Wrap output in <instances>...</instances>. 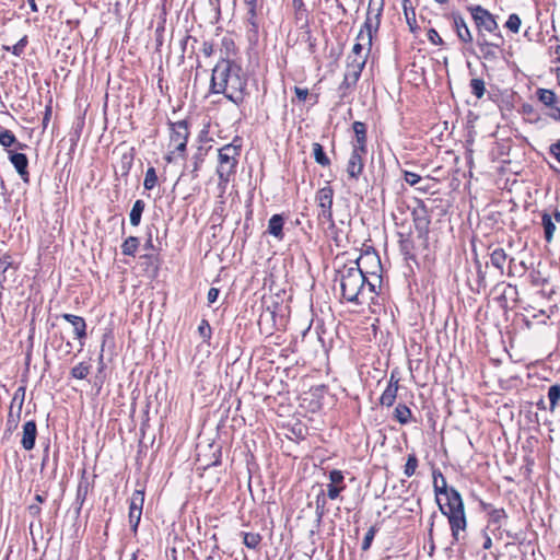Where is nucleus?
Returning a JSON list of instances; mask_svg holds the SVG:
<instances>
[{
	"instance_id": "1",
	"label": "nucleus",
	"mask_w": 560,
	"mask_h": 560,
	"mask_svg": "<svg viewBox=\"0 0 560 560\" xmlns=\"http://www.w3.org/2000/svg\"><path fill=\"white\" fill-rule=\"evenodd\" d=\"M247 74L243 68L228 58H222L212 69L210 91L238 105L244 101Z\"/></svg>"
},
{
	"instance_id": "2",
	"label": "nucleus",
	"mask_w": 560,
	"mask_h": 560,
	"mask_svg": "<svg viewBox=\"0 0 560 560\" xmlns=\"http://www.w3.org/2000/svg\"><path fill=\"white\" fill-rule=\"evenodd\" d=\"M342 298L355 305L373 302L376 294V284L361 270L359 261L343 266L337 271Z\"/></svg>"
},
{
	"instance_id": "3",
	"label": "nucleus",
	"mask_w": 560,
	"mask_h": 560,
	"mask_svg": "<svg viewBox=\"0 0 560 560\" xmlns=\"http://www.w3.org/2000/svg\"><path fill=\"white\" fill-rule=\"evenodd\" d=\"M435 498L439 509L448 520L454 540L459 539V532L466 528V516L463 499L454 488H448L446 479L442 478V486L435 482Z\"/></svg>"
},
{
	"instance_id": "4",
	"label": "nucleus",
	"mask_w": 560,
	"mask_h": 560,
	"mask_svg": "<svg viewBox=\"0 0 560 560\" xmlns=\"http://www.w3.org/2000/svg\"><path fill=\"white\" fill-rule=\"evenodd\" d=\"M383 7L384 0H370L365 22L357 36V43L352 47L351 55L348 57L349 61L353 58H361L364 59V65L366 63L372 47L373 33L377 32L381 23Z\"/></svg>"
},
{
	"instance_id": "5",
	"label": "nucleus",
	"mask_w": 560,
	"mask_h": 560,
	"mask_svg": "<svg viewBox=\"0 0 560 560\" xmlns=\"http://www.w3.org/2000/svg\"><path fill=\"white\" fill-rule=\"evenodd\" d=\"M240 154L241 144H236L235 140L219 149L217 174L221 191L226 189L231 177L235 174Z\"/></svg>"
},
{
	"instance_id": "6",
	"label": "nucleus",
	"mask_w": 560,
	"mask_h": 560,
	"mask_svg": "<svg viewBox=\"0 0 560 560\" xmlns=\"http://www.w3.org/2000/svg\"><path fill=\"white\" fill-rule=\"evenodd\" d=\"M468 10L478 28L479 36L483 35L482 32L495 33L499 30L494 15L481 5H472Z\"/></svg>"
},
{
	"instance_id": "7",
	"label": "nucleus",
	"mask_w": 560,
	"mask_h": 560,
	"mask_svg": "<svg viewBox=\"0 0 560 560\" xmlns=\"http://www.w3.org/2000/svg\"><path fill=\"white\" fill-rule=\"evenodd\" d=\"M332 199H334V189L326 185L317 190L315 200L317 207L319 208L318 219L325 220L326 222L334 225L332 220Z\"/></svg>"
},
{
	"instance_id": "8",
	"label": "nucleus",
	"mask_w": 560,
	"mask_h": 560,
	"mask_svg": "<svg viewBox=\"0 0 560 560\" xmlns=\"http://www.w3.org/2000/svg\"><path fill=\"white\" fill-rule=\"evenodd\" d=\"M188 136L189 130L187 121L179 120L171 124V145L174 147L171 154L175 152L183 154L186 151Z\"/></svg>"
},
{
	"instance_id": "9",
	"label": "nucleus",
	"mask_w": 560,
	"mask_h": 560,
	"mask_svg": "<svg viewBox=\"0 0 560 560\" xmlns=\"http://www.w3.org/2000/svg\"><path fill=\"white\" fill-rule=\"evenodd\" d=\"M538 101L548 109L546 115L556 121H560V107L557 105L558 97L552 90L538 89L536 91Z\"/></svg>"
},
{
	"instance_id": "10",
	"label": "nucleus",
	"mask_w": 560,
	"mask_h": 560,
	"mask_svg": "<svg viewBox=\"0 0 560 560\" xmlns=\"http://www.w3.org/2000/svg\"><path fill=\"white\" fill-rule=\"evenodd\" d=\"M477 45L479 47L480 57L489 63H495L499 61L502 55V48L500 44L491 43L485 38L483 35L478 36Z\"/></svg>"
},
{
	"instance_id": "11",
	"label": "nucleus",
	"mask_w": 560,
	"mask_h": 560,
	"mask_svg": "<svg viewBox=\"0 0 560 560\" xmlns=\"http://www.w3.org/2000/svg\"><path fill=\"white\" fill-rule=\"evenodd\" d=\"M328 477L330 482L327 485V497L330 500H336L346 489L345 476L341 470L334 469L329 472Z\"/></svg>"
},
{
	"instance_id": "12",
	"label": "nucleus",
	"mask_w": 560,
	"mask_h": 560,
	"mask_svg": "<svg viewBox=\"0 0 560 560\" xmlns=\"http://www.w3.org/2000/svg\"><path fill=\"white\" fill-rule=\"evenodd\" d=\"M365 154L366 152H360L352 149V152L347 163V174L349 178L357 180L359 176L362 174L364 167L363 156Z\"/></svg>"
},
{
	"instance_id": "13",
	"label": "nucleus",
	"mask_w": 560,
	"mask_h": 560,
	"mask_svg": "<svg viewBox=\"0 0 560 560\" xmlns=\"http://www.w3.org/2000/svg\"><path fill=\"white\" fill-rule=\"evenodd\" d=\"M9 160L13 164L20 177L27 183L28 182V159L24 153H18L13 151H9Z\"/></svg>"
},
{
	"instance_id": "14",
	"label": "nucleus",
	"mask_w": 560,
	"mask_h": 560,
	"mask_svg": "<svg viewBox=\"0 0 560 560\" xmlns=\"http://www.w3.org/2000/svg\"><path fill=\"white\" fill-rule=\"evenodd\" d=\"M37 435V427L34 420H30L23 424L21 445L25 451H31L35 446Z\"/></svg>"
},
{
	"instance_id": "15",
	"label": "nucleus",
	"mask_w": 560,
	"mask_h": 560,
	"mask_svg": "<svg viewBox=\"0 0 560 560\" xmlns=\"http://www.w3.org/2000/svg\"><path fill=\"white\" fill-rule=\"evenodd\" d=\"M454 28L456 31L457 37L460 42L465 44H470L472 42V35L468 25L466 24L464 18L458 13L452 14Z\"/></svg>"
},
{
	"instance_id": "16",
	"label": "nucleus",
	"mask_w": 560,
	"mask_h": 560,
	"mask_svg": "<svg viewBox=\"0 0 560 560\" xmlns=\"http://www.w3.org/2000/svg\"><path fill=\"white\" fill-rule=\"evenodd\" d=\"M364 68V59L353 58L347 63V71L345 73V81H350V84H355Z\"/></svg>"
},
{
	"instance_id": "17",
	"label": "nucleus",
	"mask_w": 560,
	"mask_h": 560,
	"mask_svg": "<svg viewBox=\"0 0 560 560\" xmlns=\"http://www.w3.org/2000/svg\"><path fill=\"white\" fill-rule=\"evenodd\" d=\"M355 140L352 143V149L360 151V152H366V126L362 121H354L352 125Z\"/></svg>"
},
{
	"instance_id": "18",
	"label": "nucleus",
	"mask_w": 560,
	"mask_h": 560,
	"mask_svg": "<svg viewBox=\"0 0 560 560\" xmlns=\"http://www.w3.org/2000/svg\"><path fill=\"white\" fill-rule=\"evenodd\" d=\"M61 317L70 323L73 327V332L77 339L82 340L86 337V323L83 317L73 314L65 313Z\"/></svg>"
},
{
	"instance_id": "19",
	"label": "nucleus",
	"mask_w": 560,
	"mask_h": 560,
	"mask_svg": "<svg viewBox=\"0 0 560 560\" xmlns=\"http://www.w3.org/2000/svg\"><path fill=\"white\" fill-rule=\"evenodd\" d=\"M398 382L399 380L395 378L394 374H392L389 383L380 398L382 406L390 407L394 405L397 397Z\"/></svg>"
},
{
	"instance_id": "20",
	"label": "nucleus",
	"mask_w": 560,
	"mask_h": 560,
	"mask_svg": "<svg viewBox=\"0 0 560 560\" xmlns=\"http://www.w3.org/2000/svg\"><path fill=\"white\" fill-rule=\"evenodd\" d=\"M283 224L284 219L281 214H273L268 221V233L277 240H283Z\"/></svg>"
},
{
	"instance_id": "21",
	"label": "nucleus",
	"mask_w": 560,
	"mask_h": 560,
	"mask_svg": "<svg viewBox=\"0 0 560 560\" xmlns=\"http://www.w3.org/2000/svg\"><path fill=\"white\" fill-rule=\"evenodd\" d=\"M508 260V254L501 247L494 248L490 254V261L493 267H495L501 275H503L504 265Z\"/></svg>"
},
{
	"instance_id": "22",
	"label": "nucleus",
	"mask_w": 560,
	"mask_h": 560,
	"mask_svg": "<svg viewBox=\"0 0 560 560\" xmlns=\"http://www.w3.org/2000/svg\"><path fill=\"white\" fill-rule=\"evenodd\" d=\"M541 224L544 226L545 240L550 243L553 238V234L556 231V223L552 220L551 214L542 213L541 215Z\"/></svg>"
},
{
	"instance_id": "23",
	"label": "nucleus",
	"mask_w": 560,
	"mask_h": 560,
	"mask_svg": "<svg viewBox=\"0 0 560 560\" xmlns=\"http://www.w3.org/2000/svg\"><path fill=\"white\" fill-rule=\"evenodd\" d=\"M144 207H145V203L143 200L138 199L135 201V203L131 208L130 214H129L131 225L138 226L140 224L141 215L144 210Z\"/></svg>"
},
{
	"instance_id": "24",
	"label": "nucleus",
	"mask_w": 560,
	"mask_h": 560,
	"mask_svg": "<svg viewBox=\"0 0 560 560\" xmlns=\"http://www.w3.org/2000/svg\"><path fill=\"white\" fill-rule=\"evenodd\" d=\"M15 143L18 144L19 149H22L23 147H25L24 144L18 142L14 133L11 130L4 129V130L0 131V144L2 147L9 148Z\"/></svg>"
},
{
	"instance_id": "25",
	"label": "nucleus",
	"mask_w": 560,
	"mask_h": 560,
	"mask_svg": "<svg viewBox=\"0 0 560 560\" xmlns=\"http://www.w3.org/2000/svg\"><path fill=\"white\" fill-rule=\"evenodd\" d=\"M411 416H412L411 410L406 405L399 404L395 408V419L400 424H407L410 421Z\"/></svg>"
},
{
	"instance_id": "26",
	"label": "nucleus",
	"mask_w": 560,
	"mask_h": 560,
	"mask_svg": "<svg viewBox=\"0 0 560 560\" xmlns=\"http://www.w3.org/2000/svg\"><path fill=\"white\" fill-rule=\"evenodd\" d=\"M312 147H313V156H314L316 163H318L322 166H328L330 164V160L326 155L323 145L315 142V143H313Z\"/></svg>"
},
{
	"instance_id": "27",
	"label": "nucleus",
	"mask_w": 560,
	"mask_h": 560,
	"mask_svg": "<svg viewBox=\"0 0 560 560\" xmlns=\"http://www.w3.org/2000/svg\"><path fill=\"white\" fill-rule=\"evenodd\" d=\"M247 5V21L254 27L257 28V9H258V0H244Z\"/></svg>"
},
{
	"instance_id": "28",
	"label": "nucleus",
	"mask_w": 560,
	"mask_h": 560,
	"mask_svg": "<svg viewBox=\"0 0 560 560\" xmlns=\"http://www.w3.org/2000/svg\"><path fill=\"white\" fill-rule=\"evenodd\" d=\"M139 246V240L135 236H129L125 240L121 245V250L124 255L133 256Z\"/></svg>"
},
{
	"instance_id": "29",
	"label": "nucleus",
	"mask_w": 560,
	"mask_h": 560,
	"mask_svg": "<svg viewBox=\"0 0 560 560\" xmlns=\"http://www.w3.org/2000/svg\"><path fill=\"white\" fill-rule=\"evenodd\" d=\"M242 535L244 545L249 549H256L261 541V536L258 533H242Z\"/></svg>"
},
{
	"instance_id": "30",
	"label": "nucleus",
	"mask_w": 560,
	"mask_h": 560,
	"mask_svg": "<svg viewBox=\"0 0 560 560\" xmlns=\"http://www.w3.org/2000/svg\"><path fill=\"white\" fill-rule=\"evenodd\" d=\"M144 503V491L143 490H136L133 491L131 498H130V510H140L142 511Z\"/></svg>"
},
{
	"instance_id": "31",
	"label": "nucleus",
	"mask_w": 560,
	"mask_h": 560,
	"mask_svg": "<svg viewBox=\"0 0 560 560\" xmlns=\"http://www.w3.org/2000/svg\"><path fill=\"white\" fill-rule=\"evenodd\" d=\"M548 398H549V401H550V411H555L558 402L560 401V385L558 384H555V385H551L548 389Z\"/></svg>"
},
{
	"instance_id": "32",
	"label": "nucleus",
	"mask_w": 560,
	"mask_h": 560,
	"mask_svg": "<svg viewBox=\"0 0 560 560\" xmlns=\"http://www.w3.org/2000/svg\"><path fill=\"white\" fill-rule=\"evenodd\" d=\"M158 184V175L154 167H149L145 172L143 186L147 190H152Z\"/></svg>"
},
{
	"instance_id": "33",
	"label": "nucleus",
	"mask_w": 560,
	"mask_h": 560,
	"mask_svg": "<svg viewBox=\"0 0 560 560\" xmlns=\"http://www.w3.org/2000/svg\"><path fill=\"white\" fill-rule=\"evenodd\" d=\"M470 90L471 93L477 97L481 98L486 93V85L482 79H471L470 80Z\"/></svg>"
},
{
	"instance_id": "34",
	"label": "nucleus",
	"mask_w": 560,
	"mask_h": 560,
	"mask_svg": "<svg viewBox=\"0 0 560 560\" xmlns=\"http://www.w3.org/2000/svg\"><path fill=\"white\" fill-rule=\"evenodd\" d=\"M90 373V365L85 362H80L71 370V375L78 380H84Z\"/></svg>"
},
{
	"instance_id": "35",
	"label": "nucleus",
	"mask_w": 560,
	"mask_h": 560,
	"mask_svg": "<svg viewBox=\"0 0 560 560\" xmlns=\"http://www.w3.org/2000/svg\"><path fill=\"white\" fill-rule=\"evenodd\" d=\"M417 467H418V458H417L416 454H413V453L409 454L406 465H405V468H404V474L407 477H411L412 475H415Z\"/></svg>"
},
{
	"instance_id": "36",
	"label": "nucleus",
	"mask_w": 560,
	"mask_h": 560,
	"mask_svg": "<svg viewBox=\"0 0 560 560\" xmlns=\"http://www.w3.org/2000/svg\"><path fill=\"white\" fill-rule=\"evenodd\" d=\"M506 518V513L503 509H492L489 512V523L501 526L503 520Z\"/></svg>"
},
{
	"instance_id": "37",
	"label": "nucleus",
	"mask_w": 560,
	"mask_h": 560,
	"mask_svg": "<svg viewBox=\"0 0 560 560\" xmlns=\"http://www.w3.org/2000/svg\"><path fill=\"white\" fill-rule=\"evenodd\" d=\"M20 415L19 408H16V411L14 412L13 408L10 407L8 419H7V429L8 431H13L16 429L19 421H20Z\"/></svg>"
},
{
	"instance_id": "38",
	"label": "nucleus",
	"mask_w": 560,
	"mask_h": 560,
	"mask_svg": "<svg viewBox=\"0 0 560 560\" xmlns=\"http://www.w3.org/2000/svg\"><path fill=\"white\" fill-rule=\"evenodd\" d=\"M24 396H25V388L19 387L13 395L10 407L14 408V406L16 405V408H19V412H21L23 402H24Z\"/></svg>"
},
{
	"instance_id": "39",
	"label": "nucleus",
	"mask_w": 560,
	"mask_h": 560,
	"mask_svg": "<svg viewBox=\"0 0 560 560\" xmlns=\"http://www.w3.org/2000/svg\"><path fill=\"white\" fill-rule=\"evenodd\" d=\"M522 21L520 16L515 13L510 14L508 21L505 23V27L509 28L513 33H518Z\"/></svg>"
},
{
	"instance_id": "40",
	"label": "nucleus",
	"mask_w": 560,
	"mask_h": 560,
	"mask_svg": "<svg viewBox=\"0 0 560 560\" xmlns=\"http://www.w3.org/2000/svg\"><path fill=\"white\" fill-rule=\"evenodd\" d=\"M141 515H142V511L140 510H130L129 509V524H130V527H131V530L133 533H137V529H138V526H139V523H140V520H141Z\"/></svg>"
},
{
	"instance_id": "41",
	"label": "nucleus",
	"mask_w": 560,
	"mask_h": 560,
	"mask_svg": "<svg viewBox=\"0 0 560 560\" xmlns=\"http://www.w3.org/2000/svg\"><path fill=\"white\" fill-rule=\"evenodd\" d=\"M376 528L374 526L370 527L365 533L364 539L362 541V550H368L371 547V544L375 537Z\"/></svg>"
},
{
	"instance_id": "42",
	"label": "nucleus",
	"mask_w": 560,
	"mask_h": 560,
	"mask_svg": "<svg viewBox=\"0 0 560 560\" xmlns=\"http://www.w3.org/2000/svg\"><path fill=\"white\" fill-rule=\"evenodd\" d=\"M198 331L200 336L203 338V340H209L211 337V327L208 323V320L202 319L199 324Z\"/></svg>"
},
{
	"instance_id": "43",
	"label": "nucleus",
	"mask_w": 560,
	"mask_h": 560,
	"mask_svg": "<svg viewBox=\"0 0 560 560\" xmlns=\"http://www.w3.org/2000/svg\"><path fill=\"white\" fill-rule=\"evenodd\" d=\"M404 179L410 186H416L418 183L421 182V176L413 172L405 171Z\"/></svg>"
},
{
	"instance_id": "44",
	"label": "nucleus",
	"mask_w": 560,
	"mask_h": 560,
	"mask_svg": "<svg viewBox=\"0 0 560 560\" xmlns=\"http://www.w3.org/2000/svg\"><path fill=\"white\" fill-rule=\"evenodd\" d=\"M325 505H326V500L324 498V493L322 492L320 494H318L316 497V514L318 516V518H322L324 513H325Z\"/></svg>"
},
{
	"instance_id": "45",
	"label": "nucleus",
	"mask_w": 560,
	"mask_h": 560,
	"mask_svg": "<svg viewBox=\"0 0 560 560\" xmlns=\"http://www.w3.org/2000/svg\"><path fill=\"white\" fill-rule=\"evenodd\" d=\"M11 266V256L9 254L0 255V273H5Z\"/></svg>"
},
{
	"instance_id": "46",
	"label": "nucleus",
	"mask_w": 560,
	"mask_h": 560,
	"mask_svg": "<svg viewBox=\"0 0 560 560\" xmlns=\"http://www.w3.org/2000/svg\"><path fill=\"white\" fill-rule=\"evenodd\" d=\"M428 39L433 44V45H442L443 44V39L442 37L440 36V34L438 33V31H435L434 28H430L428 31Z\"/></svg>"
},
{
	"instance_id": "47",
	"label": "nucleus",
	"mask_w": 560,
	"mask_h": 560,
	"mask_svg": "<svg viewBox=\"0 0 560 560\" xmlns=\"http://www.w3.org/2000/svg\"><path fill=\"white\" fill-rule=\"evenodd\" d=\"M51 114H52V107H51V100L49 101V103L45 106V114H44V117H43V128L46 129L49 121H50V118H51Z\"/></svg>"
},
{
	"instance_id": "48",
	"label": "nucleus",
	"mask_w": 560,
	"mask_h": 560,
	"mask_svg": "<svg viewBox=\"0 0 560 560\" xmlns=\"http://www.w3.org/2000/svg\"><path fill=\"white\" fill-rule=\"evenodd\" d=\"M549 152L560 163V139L550 145Z\"/></svg>"
},
{
	"instance_id": "49",
	"label": "nucleus",
	"mask_w": 560,
	"mask_h": 560,
	"mask_svg": "<svg viewBox=\"0 0 560 560\" xmlns=\"http://www.w3.org/2000/svg\"><path fill=\"white\" fill-rule=\"evenodd\" d=\"M26 46V38H22L20 39L12 48V52L15 55V56H20L23 50H24V47Z\"/></svg>"
},
{
	"instance_id": "50",
	"label": "nucleus",
	"mask_w": 560,
	"mask_h": 560,
	"mask_svg": "<svg viewBox=\"0 0 560 560\" xmlns=\"http://www.w3.org/2000/svg\"><path fill=\"white\" fill-rule=\"evenodd\" d=\"M219 293H220L219 289L210 288V290L208 291V294H207L208 303L213 304L218 300Z\"/></svg>"
},
{
	"instance_id": "51",
	"label": "nucleus",
	"mask_w": 560,
	"mask_h": 560,
	"mask_svg": "<svg viewBox=\"0 0 560 560\" xmlns=\"http://www.w3.org/2000/svg\"><path fill=\"white\" fill-rule=\"evenodd\" d=\"M294 93H295L296 97L299 98V101H301V102H304L308 96V90L302 89L299 86H294Z\"/></svg>"
},
{
	"instance_id": "52",
	"label": "nucleus",
	"mask_w": 560,
	"mask_h": 560,
	"mask_svg": "<svg viewBox=\"0 0 560 560\" xmlns=\"http://www.w3.org/2000/svg\"><path fill=\"white\" fill-rule=\"evenodd\" d=\"M442 478H444L443 474L440 470H433V488L435 489V482L439 486H442Z\"/></svg>"
},
{
	"instance_id": "53",
	"label": "nucleus",
	"mask_w": 560,
	"mask_h": 560,
	"mask_svg": "<svg viewBox=\"0 0 560 560\" xmlns=\"http://www.w3.org/2000/svg\"><path fill=\"white\" fill-rule=\"evenodd\" d=\"M202 52L209 57L213 52V46L211 44L205 43L202 47Z\"/></svg>"
},
{
	"instance_id": "54",
	"label": "nucleus",
	"mask_w": 560,
	"mask_h": 560,
	"mask_svg": "<svg viewBox=\"0 0 560 560\" xmlns=\"http://www.w3.org/2000/svg\"><path fill=\"white\" fill-rule=\"evenodd\" d=\"M28 509L32 515H38L40 513V508L38 505H30Z\"/></svg>"
},
{
	"instance_id": "55",
	"label": "nucleus",
	"mask_w": 560,
	"mask_h": 560,
	"mask_svg": "<svg viewBox=\"0 0 560 560\" xmlns=\"http://www.w3.org/2000/svg\"><path fill=\"white\" fill-rule=\"evenodd\" d=\"M293 7L295 10H301L304 7V3L302 0H292Z\"/></svg>"
},
{
	"instance_id": "56",
	"label": "nucleus",
	"mask_w": 560,
	"mask_h": 560,
	"mask_svg": "<svg viewBox=\"0 0 560 560\" xmlns=\"http://www.w3.org/2000/svg\"><path fill=\"white\" fill-rule=\"evenodd\" d=\"M551 217H552V220H553L555 222L560 223V211H559L558 209H556V210L553 211V213L551 214Z\"/></svg>"
},
{
	"instance_id": "57",
	"label": "nucleus",
	"mask_w": 560,
	"mask_h": 560,
	"mask_svg": "<svg viewBox=\"0 0 560 560\" xmlns=\"http://www.w3.org/2000/svg\"><path fill=\"white\" fill-rule=\"evenodd\" d=\"M491 545H492V540H491V538L489 536H487L482 547L485 549H489V548H491Z\"/></svg>"
},
{
	"instance_id": "58",
	"label": "nucleus",
	"mask_w": 560,
	"mask_h": 560,
	"mask_svg": "<svg viewBox=\"0 0 560 560\" xmlns=\"http://www.w3.org/2000/svg\"><path fill=\"white\" fill-rule=\"evenodd\" d=\"M27 1H28V4H30V8H31L32 12H37L38 8H37V4H36L35 0H27Z\"/></svg>"
},
{
	"instance_id": "59",
	"label": "nucleus",
	"mask_w": 560,
	"mask_h": 560,
	"mask_svg": "<svg viewBox=\"0 0 560 560\" xmlns=\"http://www.w3.org/2000/svg\"><path fill=\"white\" fill-rule=\"evenodd\" d=\"M222 43H223V45H225V46H226V48H228V49L230 48V46H233V45H234L233 40H232V39H230V38H226V37H224V38L222 39Z\"/></svg>"
},
{
	"instance_id": "60",
	"label": "nucleus",
	"mask_w": 560,
	"mask_h": 560,
	"mask_svg": "<svg viewBox=\"0 0 560 560\" xmlns=\"http://www.w3.org/2000/svg\"><path fill=\"white\" fill-rule=\"evenodd\" d=\"M35 500L38 502V503H43L45 500H46V495L45 494H39L37 493L35 495Z\"/></svg>"
},
{
	"instance_id": "61",
	"label": "nucleus",
	"mask_w": 560,
	"mask_h": 560,
	"mask_svg": "<svg viewBox=\"0 0 560 560\" xmlns=\"http://www.w3.org/2000/svg\"><path fill=\"white\" fill-rule=\"evenodd\" d=\"M555 55L557 56V61L560 62V45L556 46Z\"/></svg>"
},
{
	"instance_id": "62",
	"label": "nucleus",
	"mask_w": 560,
	"mask_h": 560,
	"mask_svg": "<svg viewBox=\"0 0 560 560\" xmlns=\"http://www.w3.org/2000/svg\"><path fill=\"white\" fill-rule=\"evenodd\" d=\"M537 406L539 409H546V406H545V400L544 399H540L538 402H537Z\"/></svg>"
},
{
	"instance_id": "63",
	"label": "nucleus",
	"mask_w": 560,
	"mask_h": 560,
	"mask_svg": "<svg viewBox=\"0 0 560 560\" xmlns=\"http://www.w3.org/2000/svg\"><path fill=\"white\" fill-rule=\"evenodd\" d=\"M341 85H342L343 88H347V89H348V88H350L352 84H350V81H345V80H343V82H342V84H341Z\"/></svg>"
},
{
	"instance_id": "64",
	"label": "nucleus",
	"mask_w": 560,
	"mask_h": 560,
	"mask_svg": "<svg viewBox=\"0 0 560 560\" xmlns=\"http://www.w3.org/2000/svg\"><path fill=\"white\" fill-rule=\"evenodd\" d=\"M435 1H436L438 3H440V4H444V3H446L448 0H435Z\"/></svg>"
}]
</instances>
